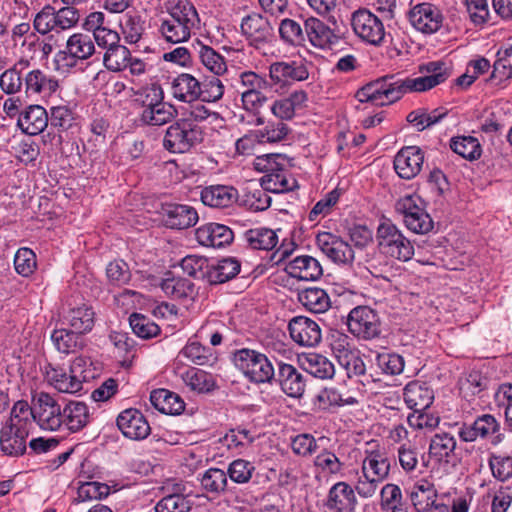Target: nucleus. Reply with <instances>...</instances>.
<instances>
[{
	"label": "nucleus",
	"mask_w": 512,
	"mask_h": 512,
	"mask_svg": "<svg viewBox=\"0 0 512 512\" xmlns=\"http://www.w3.org/2000/svg\"><path fill=\"white\" fill-rule=\"evenodd\" d=\"M26 93H48L55 92L58 88V81L47 76L40 70H33L25 77Z\"/></svg>",
	"instance_id": "nucleus-40"
},
{
	"label": "nucleus",
	"mask_w": 512,
	"mask_h": 512,
	"mask_svg": "<svg viewBox=\"0 0 512 512\" xmlns=\"http://www.w3.org/2000/svg\"><path fill=\"white\" fill-rule=\"evenodd\" d=\"M36 255L29 248H20L14 257V267L18 274L28 277L36 269Z\"/></svg>",
	"instance_id": "nucleus-60"
},
{
	"label": "nucleus",
	"mask_w": 512,
	"mask_h": 512,
	"mask_svg": "<svg viewBox=\"0 0 512 512\" xmlns=\"http://www.w3.org/2000/svg\"><path fill=\"white\" fill-rule=\"evenodd\" d=\"M286 271L291 277L304 281H315L323 274L319 261L309 255L295 257L288 263Z\"/></svg>",
	"instance_id": "nucleus-22"
},
{
	"label": "nucleus",
	"mask_w": 512,
	"mask_h": 512,
	"mask_svg": "<svg viewBox=\"0 0 512 512\" xmlns=\"http://www.w3.org/2000/svg\"><path fill=\"white\" fill-rule=\"evenodd\" d=\"M46 376L50 384L59 392L73 394L82 389L83 379L62 368L49 365L46 369Z\"/></svg>",
	"instance_id": "nucleus-29"
},
{
	"label": "nucleus",
	"mask_w": 512,
	"mask_h": 512,
	"mask_svg": "<svg viewBox=\"0 0 512 512\" xmlns=\"http://www.w3.org/2000/svg\"><path fill=\"white\" fill-rule=\"evenodd\" d=\"M181 354L192 363L200 366L206 365L211 361V359H214L210 348H207L196 341L187 343L181 350Z\"/></svg>",
	"instance_id": "nucleus-59"
},
{
	"label": "nucleus",
	"mask_w": 512,
	"mask_h": 512,
	"mask_svg": "<svg viewBox=\"0 0 512 512\" xmlns=\"http://www.w3.org/2000/svg\"><path fill=\"white\" fill-rule=\"evenodd\" d=\"M331 348L339 365L346 370L347 377L351 378L352 346L350 337L339 330H333L331 333Z\"/></svg>",
	"instance_id": "nucleus-35"
},
{
	"label": "nucleus",
	"mask_w": 512,
	"mask_h": 512,
	"mask_svg": "<svg viewBox=\"0 0 512 512\" xmlns=\"http://www.w3.org/2000/svg\"><path fill=\"white\" fill-rule=\"evenodd\" d=\"M409 20L417 30L432 34L441 27L443 16L437 7L429 3H422L410 10Z\"/></svg>",
	"instance_id": "nucleus-13"
},
{
	"label": "nucleus",
	"mask_w": 512,
	"mask_h": 512,
	"mask_svg": "<svg viewBox=\"0 0 512 512\" xmlns=\"http://www.w3.org/2000/svg\"><path fill=\"white\" fill-rule=\"evenodd\" d=\"M48 122V113L42 106L30 105L19 115L17 125L25 134L34 136L43 132Z\"/></svg>",
	"instance_id": "nucleus-20"
},
{
	"label": "nucleus",
	"mask_w": 512,
	"mask_h": 512,
	"mask_svg": "<svg viewBox=\"0 0 512 512\" xmlns=\"http://www.w3.org/2000/svg\"><path fill=\"white\" fill-rule=\"evenodd\" d=\"M90 421L88 406L84 402L69 401L62 411V426L70 432L82 430Z\"/></svg>",
	"instance_id": "nucleus-25"
},
{
	"label": "nucleus",
	"mask_w": 512,
	"mask_h": 512,
	"mask_svg": "<svg viewBox=\"0 0 512 512\" xmlns=\"http://www.w3.org/2000/svg\"><path fill=\"white\" fill-rule=\"evenodd\" d=\"M120 26L126 41L131 44L137 43L144 31L143 22L138 15L126 14L120 22Z\"/></svg>",
	"instance_id": "nucleus-62"
},
{
	"label": "nucleus",
	"mask_w": 512,
	"mask_h": 512,
	"mask_svg": "<svg viewBox=\"0 0 512 512\" xmlns=\"http://www.w3.org/2000/svg\"><path fill=\"white\" fill-rule=\"evenodd\" d=\"M63 408L50 394L40 392L34 397V421L43 430L57 431L62 427Z\"/></svg>",
	"instance_id": "nucleus-6"
},
{
	"label": "nucleus",
	"mask_w": 512,
	"mask_h": 512,
	"mask_svg": "<svg viewBox=\"0 0 512 512\" xmlns=\"http://www.w3.org/2000/svg\"><path fill=\"white\" fill-rule=\"evenodd\" d=\"M28 431L24 425L6 423L0 430V448L4 455L18 457L26 452Z\"/></svg>",
	"instance_id": "nucleus-12"
},
{
	"label": "nucleus",
	"mask_w": 512,
	"mask_h": 512,
	"mask_svg": "<svg viewBox=\"0 0 512 512\" xmlns=\"http://www.w3.org/2000/svg\"><path fill=\"white\" fill-rule=\"evenodd\" d=\"M488 466L492 476L500 481L505 482L512 478V456L505 453H490L488 458Z\"/></svg>",
	"instance_id": "nucleus-42"
},
{
	"label": "nucleus",
	"mask_w": 512,
	"mask_h": 512,
	"mask_svg": "<svg viewBox=\"0 0 512 512\" xmlns=\"http://www.w3.org/2000/svg\"><path fill=\"white\" fill-rule=\"evenodd\" d=\"M130 55L127 47L118 44L107 49L103 56V63L108 70L119 72L128 67Z\"/></svg>",
	"instance_id": "nucleus-47"
},
{
	"label": "nucleus",
	"mask_w": 512,
	"mask_h": 512,
	"mask_svg": "<svg viewBox=\"0 0 512 512\" xmlns=\"http://www.w3.org/2000/svg\"><path fill=\"white\" fill-rule=\"evenodd\" d=\"M110 487L105 483L96 481L82 483L78 487V498L81 501L97 500L107 497Z\"/></svg>",
	"instance_id": "nucleus-63"
},
{
	"label": "nucleus",
	"mask_w": 512,
	"mask_h": 512,
	"mask_svg": "<svg viewBox=\"0 0 512 512\" xmlns=\"http://www.w3.org/2000/svg\"><path fill=\"white\" fill-rule=\"evenodd\" d=\"M51 339L56 349L64 354L76 353L83 346L81 335L73 329H56Z\"/></svg>",
	"instance_id": "nucleus-38"
},
{
	"label": "nucleus",
	"mask_w": 512,
	"mask_h": 512,
	"mask_svg": "<svg viewBox=\"0 0 512 512\" xmlns=\"http://www.w3.org/2000/svg\"><path fill=\"white\" fill-rule=\"evenodd\" d=\"M255 469L252 462L244 459H236L229 464L226 473L233 482L244 484L250 481Z\"/></svg>",
	"instance_id": "nucleus-55"
},
{
	"label": "nucleus",
	"mask_w": 512,
	"mask_h": 512,
	"mask_svg": "<svg viewBox=\"0 0 512 512\" xmlns=\"http://www.w3.org/2000/svg\"><path fill=\"white\" fill-rule=\"evenodd\" d=\"M351 494L352 488L344 483H336L329 492V498L327 505L330 509H335L337 512H341L345 509L351 510Z\"/></svg>",
	"instance_id": "nucleus-50"
},
{
	"label": "nucleus",
	"mask_w": 512,
	"mask_h": 512,
	"mask_svg": "<svg viewBox=\"0 0 512 512\" xmlns=\"http://www.w3.org/2000/svg\"><path fill=\"white\" fill-rule=\"evenodd\" d=\"M282 391L293 398H299L303 395L306 380L293 365L279 363L277 378Z\"/></svg>",
	"instance_id": "nucleus-17"
},
{
	"label": "nucleus",
	"mask_w": 512,
	"mask_h": 512,
	"mask_svg": "<svg viewBox=\"0 0 512 512\" xmlns=\"http://www.w3.org/2000/svg\"><path fill=\"white\" fill-rule=\"evenodd\" d=\"M500 431V424L498 420L491 414H483L478 416L473 424H464L460 429L459 435L465 442H473L477 438L488 439L493 437V444L500 441L499 436H495Z\"/></svg>",
	"instance_id": "nucleus-9"
},
{
	"label": "nucleus",
	"mask_w": 512,
	"mask_h": 512,
	"mask_svg": "<svg viewBox=\"0 0 512 512\" xmlns=\"http://www.w3.org/2000/svg\"><path fill=\"white\" fill-rule=\"evenodd\" d=\"M172 94L182 102L196 101L201 97V83L191 74H179L172 82Z\"/></svg>",
	"instance_id": "nucleus-28"
},
{
	"label": "nucleus",
	"mask_w": 512,
	"mask_h": 512,
	"mask_svg": "<svg viewBox=\"0 0 512 512\" xmlns=\"http://www.w3.org/2000/svg\"><path fill=\"white\" fill-rule=\"evenodd\" d=\"M245 235L251 248L257 250H271L278 242L276 233L268 228L251 229Z\"/></svg>",
	"instance_id": "nucleus-45"
},
{
	"label": "nucleus",
	"mask_w": 512,
	"mask_h": 512,
	"mask_svg": "<svg viewBox=\"0 0 512 512\" xmlns=\"http://www.w3.org/2000/svg\"><path fill=\"white\" fill-rule=\"evenodd\" d=\"M180 266L184 273L195 279L207 280L209 260L205 257L189 255L182 259Z\"/></svg>",
	"instance_id": "nucleus-54"
},
{
	"label": "nucleus",
	"mask_w": 512,
	"mask_h": 512,
	"mask_svg": "<svg viewBox=\"0 0 512 512\" xmlns=\"http://www.w3.org/2000/svg\"><path fill=\"white\" fill-rule=\"evenodd\" d=\"M238 199V191L232 186L212 185L201 191V201L204 205L214 208H226Z\"/></svg>",
	"instance_id": "nucleus-26"
},
{
	"label": "nucleus",
	"mask_w": 512,
	"mask_h": 512,
	"mask_svg": "<svg viewBox=\"0 0 512 512\" xmlns=\"http://www.w3.org/2000/svg\"><path fill=\"white\" fill-rule=\"evenodd\" d=\"M298 300L304 307L314 313H323L330 306V299L326 291L317 287H309L299 291Z\"/></svg>",
	"instance_id": "nucleus-36"
},
{
	"label": "nucleus",
	"mask_w": 512,
	"mask_h": 512,
	"mask_svg": "<svg viewBox=\"0 0 512 512\" xmlns=\"http://www.w3.org/2000/svg\"><path fill=\"white\" fill-rule=\"evenodd\" d=\"M281 38L291 45H302L305 42V34L298 22L292 19H283L279 26Z\"/></svg>",
	"instance_id": "nucleus-58"
},
{
	"label": "nucleus",
	"mask_w": 512,
	"mask_h": 512,
	"mask_svg": "<svg viewBox=\"0 0 512 512\" xmlns=\"http://www.w3.org/2000/svg\"><path fill=\"white\" fill-rule=\"evenodd\" d=\"M241 31L255 47L268 42L273 35L271 24L260 14H251L243 18Z\"/></svg>",
	"instance_id": "nucleus-15"
},
{
	"label": "nucleus",
	"mask_w": 512,
	"mask_h": 512,
	"mask_svg": "<svg viewBox=\"0 0 512 512\" xmlns=\"http://www.w3.org/2000/svg\"><path fill=\"white\" fill-rule=\"evenodd\" d=\"M227 484V473L222 469L210 468L201 477L202 488L217 495L225 491Z\"/></svg>",
	"instance_id": "nucleus-51"
},
{
	"label": "nucleus",
	"mask_w": 512,
	"mask_h": 512,
	"mask_svg": "<svg viewBox=\"0 0 512 512\" xmlns=\"http://www.w3.org/2000/svg\"><path fill=\"white\" fill-rule=\"evenodd\" d=\"M191 501L182 494H171L163 497L155 506V512H189Z\"/></svg>",
	"instance_id": "nucleus-56"
},
{
	"label": "nucleus",
	"mask_w": 512,
	"mask_h": 512,
	"mask_svg": "<svg viewBox=\"0 0 512 512\" xmlns=\"http://www.w3.org/2000/svg\"><path fill=\"white\" fill-rule=\"evenodd\" d=\"M305 369L312 376L320 379L331 378L334 373V365L323 355L309 354L304 358Z\"/></svg>",
	"instance_id": "nucleus-43"
},
{
	"label": "nucleus",
	"mask_w": 512,
	"mask_h": 512,
	"mask_svg": "<svg viewBox=\"0 0 512 512\" xmlns=\"http://www.w3.org/2000/svg\"><path fill=\"white\" fill-rule=\"evenodd\" d=\"M395 209L403 215L406 227L412 232L426 234L433 229L430 215L416 204L413 196H406L397 201Z\"/></svg>",
	"instance_id": "nucleus-7"
},
{
	"label": "nucleus",
	"mask_w": 512,
	"mask_h": 512,
	"mask_svg": "<svg viewBox=\"0 0 512 512\" xmlns=\"http://www.w3.org/2000/svg\"><path fill=\"white\" fill-rule=\"evenodd\" d=\"M33 26L35 30L45 35L53 30L59 31L56 9L51 5H46L38 12L34 18Z\"/></svg>",
	"instance_id": "nucleus-53"
},
{
	"label": "nucleus",
	"mask_w": 512,
	"mask_h": 512,
	"mask_svg": "<svg viewBox=\"0 0 512 512\" xmlns=\"http://www.w3.org/2000/svg\"><path fill=\"white\" fill-rule=\"evenodd\" d=\"M450 148L458 155L467 160H476L481 156V145L472 136H460L451 139Z\"/></svg>",
	"instance_id": "nucleus-41"
},
{
	"label": "nucleus",
	"mask_w": 512,
	"mask_h": 512,
	"mask_svg": "<svg viewBox=\"0 0 512 512\" xmlns=\"http://www.w3.org/2000/svg\"><path fill=\"white\" fill-rule=\"evenodd\" d=\"M378 245L382 253L406 262L414 255V246L391 222H384L377 230Z\"/></svg>",
	"instance_id": "nucleus-5"
},
{
	"label": "nucleus",
	"mask_w": 512,
	"mask_h": 512,
	"mask_svg": "<svg viewBox=\"0 0 512 512\" xmlns=\"http://www.w3.org/2000/svg\"><path fill=\"white\" fill-rule=\"evenodd\" d=\"M424 162L423 151L417 146H406L394 158V169L399 177L410 180L416 177Z\"/></svg>",
	"instance_id": "nucleus-11"
},
{
	"label": "nucleus",
	"mask_w": 512,
	"mask_h": 512,
	"mask_svg": "<svg viewBox=\"0 0 512 512\" xmlns=\"http://www.w3.org/2000/svg\"><path fill=\"white\" fill-rule=\"evenodd\" d=\"M240 262L235 258H223L208 267L207 282L221 284L234 278L240 272Z\"/></svg>",
	"instance_id": "nucleus-32"
},
{
	"label": "nucleus",
	"mask_w": 512,
	"mask_h": 512,
	"mask_svg": "<svg viewBox=\"0 0 512 512\" xmlns=\"http://www.w3.org/2000/svg\"><path fill=\"white\" fill-rule=\"evenodd\" d=\"M197 50L202 64L215 75H222L227 70L224 57L217 53L213 48L199 43L198 47L193 46Z\"/></svg>",
	"instance_id": "nucleus-46"
},
{
	"label": "nucleus",
	"mask_w": 512,
	"mask_h": 512,
	"mask_svg": "<svg viewBox=\"0 0 512 512\" xmlns=\"http://www.w3.org/2000/svg\"><path fill=\"white\" fill-rule=\"evenodd\" d=\"M152 406L159 412L167 415H179L185 409L182 398L167 389H156L150 394Z\"/></svg>",
	"instance_id": "nucleus-27"
},
{
	"label": "nucleus",
	"mask_w": 512,
	"mask_h": 512,
	"mask_svg": "<svg viewBox=\"0 0 512 512\" xmlns=\"http://www.w3.org/2000/svg\"><path fill=\"white\" fill-rule=\"evenodd\" d=\"M65 319L71 329L80 335L91 331L94 326V312L86 305L70 309Z\"/></svg>",
	"instance_id": "nucleus-37"
},
{
	"label": "nucleus",
	"mask_w": 512,
	"mask_h": 512,
	"mask_svg": "<svg viewBox=\"0 0 512 512\" xmlns=\"http://www.w3.org/2000/svg\"><path fill=\"white\" fill-rule=\"evenodd\" d=\"M420 72L428 75L418 78H401L399 74L385 75L358 89L354 97L359 102H370L378 106L390 105L408 92L432 89L450 76V70L443 61L428 62L420 66Z\"/></svg>",
	"instance_id": "nucleus-1"
},
{
	"label": "nucleus",
	"mask_w": 512,
	"mask_h": 512,
	"mask_svg": "<svg viewBox=\"0 0 512 512\" xmlns=\"http://www.w3.org/2000/svg\"><path fill=\"white\" fill-rule=\"evenodd\" d=\"M164 99V93L159 85L152 84L135 92L134 102L143 110Z\"/></svg>",
	"instance_id": "nucleus-61"
},
{
	"label": "nucleus",
	"mask_w": 512,
	"mask_h": 512,
	"mask_svg": "<svg viewBox=\"0 0 512 512\" xmlns=\"http://www.w3.org/2000/svg\"><path fill=\"white\" fill-rule=\"evenodd\" d=\"M177 115L176 108L164 100L142 110L139 120L149 126H161L171 122Z\"/></svg>",
	"instance_id": "nucleus-31"
},
{
	"label": "nucleus",
	"mask_w": 512,
	"mask_h": 512,
	"mask_svg": "<svg viewBox=\"0 0 512 512\" xmlns=\"http://www.w3.org/2000/svg\"><path fill=\"white\" fill-rule=\"evenodd\" d=\"M116 424L122 434L131 440H143L151 432L144 415L134 408L122 411L116 419Z\"/></svg>",
	"instance_id": "nucleus-10"
},
{
	"label": "nucleus",
	"mask_w": 512,
	"mask_h": 512,
	"mask_svg": "<svg viewBox=\"0 0 512 512\" xmlns=\"http://www.w3.org/2000/svg\"><path fill=\"white\" fill-rule=\"evenodd\" d=\"M73 112L66 106L52 107L50 110V125L59 131H66L74 124Z\"/></svg>",
	"instance_id": "nucleus-64"
},
{
	"label": "nucleus",
	"mask_w": 512,
	"mask_h": 512,
	"mask_svg": "<svg viewBox=\"0 0 512 512\" xmlns=\"http://www.w3.org/2000/svg\"><path fill=\"white\" fill-rule=\"evenodd\" d=\"M437 491L434 485L427 481L421 480L417 482L411 492L410 499L417 512H426L435 505Z\"/></svg>",
	"instance_id": "nucleus-34"
},
{
	"label": "nucleus",
	"mask_w": 512,
	"mask_h": 512,
	"mask_svg": "<svg viewBox=\"0 0 512 512\" xmlns=\"http://www.w3.org/2000/svg\"><path fill=\"white\" fill-rule=\"evenodd\" d=\"M390 469L387 458L381 454H372L363 460L362 470L364 478L377 479V482L384 479Z\"/></svg>",
	"instance_id": "nucleus-48"
},
{
	"label": "nucleus",
	"mask_w": 512,
	"mask_h": 512,
	"mask_svg": "<svg viewBox=\"0 0 512 512\" xmlns=\"http://www.w3.org/2000/svg\"><path fill=\"white\" fill-rule=\"evenodd\" d=\"M166 226L172 229H187L198 222L195 208L183 204H169L163 209Z\"/></svg>",
	"instance_id": "nucleus-18"
},
{
	"label": "nucleus",
	"mask_w": 512,
	"mask_h": 512,
	"mask_svg": "<svg viewBox=\"0 0 512 512\" xmlns=\"http://www.w3.org/2000/svg\"><path fill=\"white\" fill-rule=\"evenodd\" d=\"M184 383L192 390L198 392H209L214 389L215 382L212 376L203 370L190 368L182 374Z\"/></svg>",
	"instance_id": "nucleus-49"
},
{
	"label": "nucleus",
	"mask_w": 512,
	"mask_h": 512,
	"mask_svg": "<svg viewBox=\"0 0 512 512\" xmlns=\"http://www.w3.org/2000/svg\"><path fill=\"white\" fill-rule=\"evenodd\" d=\"M66 48L70 56L80 60L88 59L95 51L91 38L81 33L70 36Z\"/></svg>",
	"instance_id": "nucleus-44"
},
{
	"label": "nucleus",
	"mask_w": 512,
	"mask_h": 512,
	"mask_svg": "<svg viewBox=\"0 0 512 512\" xmlns=\"http://www.w3.org/2000/svg\"><path fill=\"white\" fill-rule=\"evenodd\" d=\"M404 400L410 409L425 411L433 403L434 391L425 382L412 381L404 388Z\"/></svg>",
	"instance_id": "nucleus-19"
},
{
	"label": "nucleus",
	"mask_w": 512,
	"mask_h": 512,
	"mask_svg": "<svg viewBox=\"0 0 512 512\" xmlns=\"http://www.w3.org/2000/svg\"><path fill=\"white\" fill-rule=\"evenodd\" d=\"M234 363L246 377L255 383L271 382L275 377L272 363L265 354L256 350L241 349L234 353Z\"/></svg>",
	"instance_id": "nucleus-4"
},
{
	"label": "nucleus",
	"mask_w": 512,
	"mask_h": 512,
	"mask_svg": "<svg viewBox=\"0 0 512 512\" xmlns=\"http://www.w3.org/2000/svg\"><path fill=\"white\" fill-rule=\"evenodd\" d=\"M456 448V440L448 433H438L431 439L430 454L439 458L450 456Z\"/></svg>",
	"instance_id": "nucleus-57"
},
{
	"label": "nucleus",
	"mask_w": 512,
	"mask_h": 512,
	"mask_svg": "<svg viewBox=\"0 0 512 512\" xmlns=\"http://www.w3.org/2000/svg\"><path fill=\"white\" fill-rule=\"evenodd\" d=\"M169 19L163 20L160 31L164 38L171 43L187 41L191 29L199 23L196 8L187 0H179L169 8Z\"/></svg>",
	"instance_id": "nucleus-2"
},
{
	"label": "nucleus",
	"mask_w": 512,
	"mask_h": 512,
	"mask_svg": "<svg viewBox=\"0 0 512 512\" xmlns=\"http://www.w3.org/2000/svg\"><path fill=\"white\" fill-rule=\"evenodd\" d=\"M197 241L207 247H223L234 239L233 231L226 225L208 223L196 230Z\"/></svg>",
	"instance_id": "nucleus-16"
},
{
	"label": "nucleus",
	"mask_w": 512,
	"mask_h": 512,
	"mask_svg": "<svg viewBox=\"0 0 512 512\" xmlns=\"http://www.w3.org/2000/svg\"><path fill=\"white\" fill-rule=\"evenodd\" d=\"M202 141V128L190 120L180 118L167 128L163 146L172 153H185Z\"/></svg>",
	"instance_id": "nucleus-3"
},
{
	"label": "nucleus",
	"mask_w": 512,
	"mask_h": 512,
	"mask_svg": "<svg viewBox=\"0 0 512 512\" xmlns=\"http://www.w3.org/2000/svg\"><path fill=\"white\" fill-rule=\"evenodd\" d=\"M305 37L317 48H328L336 39L333 31L321 20L317 18H308L305 23Z\"/></svg>",
	"instance_id": "nucleus-30"
},
{
	"label": "nucleus",
	"mask_w": 512,
	"mask_h": 512,
	"mask_svg": "<svg viewBox=\"0 0 512 512\" xmlns=\"http://www.w3.org/2000/svg\"><path fill=\"white\" fill-rule=\"evenodd\" d=\"M129 323L133 332L143 339L153 338L160 333L159 326L149 317L140 313L131 314L129 317Z\"/></svg>",
	"instance_id": "nucleus-52"
},
{
	"label": "nucleus",
	"mask_w": 512,
	"mask_h": 512,
	"mask_svg": "<svg viewBox=\"0 0 512 512\" xmlns=\"http://www.w3.org/2000/svg\"><path fill=\"white\" fill-rule=\"evenodd\" d=\"M261 186L265 191L282 193L291 191L296 187L295 179H288L282 168H277L261 178Z\"/></svg>",
	"instance_id": "nucleus-39"
},
{
	"label": "nucleus",
	"mask_w": 512,
	"mask_h": 512,
	"mask_svg": "<svg viewBox=\"0 0 512 512\" xmlns=\"http://www.w3.org/2000/svg\"><path fill=\"white\" fill-rule=\"evenodd\" d=\"M161 282V289L164 293L173 299H193L195 295V285L189 279L176 277L171 272Z\"/></svg>",
	"instance_id": "nucleus-33"
},
{
	"label": "nucleus",
	"mask_w": 512,
	"mask_h": 512,
	"mask_svg": "<svg viewBox=\"0 0 512 512\" xmlns=\"http://www.w3.org/2000/svg\"><path fill=\"white\" fill-rule=\"evenodd\" d=\"M354 34L371 45H379L385 35L382 22L366 9L354 12Z\"/></svg>",
	"instance_id": "nucleus-8"
},
{
	"label": "nucleus",
	"mask_w": 512,
	"mask_h": 512,
	"mask_svg": "<svg viewBox=\"0 0 512 512\" xmlns=\"http://www.w3.org/2000/svg\"><path fill=\"white\" fill-rule=\"evenodd\" d=\"M291 338L302 346H315L321 341L319 325L304 316L294 317L288 325Z\"/></svg>",
	"instance_id": "nucleus-14"
},
{
	"label": "nucleus",
	"mask_w": 512,
	"mask_h": 512,
	"mask_svg": "<svg viewBox=\"0 0 512 512\" xmlns=\"http://www.w3.org/2000/svg\"><path fill=\"white\" fill-rule=\"evenodd\" d=\"M379 334V319L370 307L354 308V336L372 339Z\"/></svg>",
	"instance_id": "nucleus-24"
},
{
	"label": "nucleus",
	"mask_w": 512,
	"mask_h": 512,
	"mask_svg": "<svg viewBox=\"0 0 512 512\" xmlns=\"http://www.w3.org/2000/svg\"><path fill=\"white\" fill-rule=\"evenodd\" d=\"M316 240L321 251L334 262L347 263L352 259L350 245L331 233H320Z\"/></svg>",
	"instance_id": "nucleus-21"
},
{
	"label": "nucleus",
	"mask_w": 512,
	"mask_h": 512,
	"mask_svg": "<svg viewBox=\"0 0 512 512\" xmlns=\"http://www.w3.org/2000/svg\"><path fill=\"white\" fill-rule=\"evenodd\" d=\"M269 72L275 83L304 81L309 76L308 69L302 61L275 62L271 64Z\"/></svg>",
	"instance_id": "nucleus-23"
}]
</instances>
